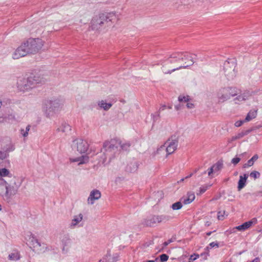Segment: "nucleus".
Here are the masks:
<instances>
[{"label":"nucleus","mask_w":262,"mask_h":262,"mask_svg":"<svg viewBox=\"0 0 262 262\" xmlns=\"http://www.w3.org/2000/svg\"><path fill=\"white\" fill-rule=\"evenodd\" d=\"M199 169H200V167L196 168L194 170V171H193V173H196V172H197L199 171Z\"/></svg>","instance_id":"nucleus-55"},{"label":"nucleus","mask_w":262,"mask_h":262,"mask_svg":"<svg viewBox=\"0 0 262 262\" xmlns=\"http://www.w3.org/2000/svg\"><path fill=\"white\" fill-rule=\"evenodd\" d=\"M28 42L30 43V46L29 52L31 54L37 53L43 46L42 42L39 38H29Z\"/></svg>","instance_id":"nucleus-12"},{"label":"nucleus","mask_w":262,"mask_h":262,"mask_svg":"<svg viewBox=\"0 0 262 262\" xmlns=\"http://www.w3.org/2000/svg\"><path fill=\"white\" fill-rule=\"evenodd\" d=\"M186 106L188 108H192L194 106V104L192 103H187Z\"/></svg>","instance_id":"nucleus-49"},{"label":"nucleus","mask_w":262,"mask_h":262,"mask_svg":"<svg viewBox=\"0 0 262 262\" xmlns=\"http://www.w3.org/2000/svg\"><path fill=\"white\" fill-rule=\"evenodd\" d=\"M147 262H155V260H148Z\"/></svg>","instance_id":"nucleus-60"},{"label":"nucleus","mask_w":262,"mask_h":262,"mask_svg":"<svg viewBox=\"0 0 262 262\" xmlns=\"http://www.w3.org/2000/svg\"><path fill=\"white\" fill-rule=\"evenodd\" d=\"M257 116V110H252L249 111L245 118L246 121H249L255 118Z\"/></svg>","instance_id":"nucleus-24"},{"label":"nucleus","mask_w":262,"mask_h":262,"mask_svg":"<svg viewBox=\"0 0 262 262\" xmlns=\"http://www.w3.org/2000/svg\"><path fill=\"white\" fill-rule=\"evenodd\" d=\"M9 152L2 150H0V160H3L7 158L9 156Z\"/></svg>","instance_id":"nucleus-28"},{"label":"nucleus","mask_w":262,"mask_h":262,"mask_svg":"<svg viewBox=\"0 0 262 262\" xmlns=\"http://www.w3.org/2000/svg\"><path fill=\"white\" fill-rule=\"evenodd\" d=\"M223 161L222 160H219L216 163L212 165L214 172L219 171L223 168Z\"/></svg>","instance_id":"nucleus-25"},{"label":"nucleus","mask_w":262,"mask_h":262,"mask_svg":"<svg viewBox=\"0 0 262 262\" xmlns=\"http://www.w3.org/2000/svg\"><path fill=\"white\" fill-rule=\"evenodd\" d=\"M257 223V220L255 218H253L250 221L246 222L243 224L236 226L235 228L239 231H245L250 228L252 226L256 224Z\"/></svg>","instance_id":"nucleus-15"},{"label":"nucleus","mask_w":262,"mask_h":262,"mask_svg":"<svg viewBox=\"0 0 262 262\" xmlns=\"http://www.w3.org/2000/svg\"><path fill=\"white\" fill-rule=\"evenodd\" d=\"M62 243L63 245V248H68L71 245V239L69 238L68 235H64L61 239Z\"/></svg>","instance_id":"nucleus-22"},{"label":"nucleus","mask_w":262,"mask_h":262,"mask_svg":"<svg viewBox=\"0 0 262 262\" xmlns=\"http://www.w3.org/2000/svg\"><path fill=\"white\" fill-rule=\"evenodd\" d=\"M58 132L68 133L71 130V126L66 122L62 123L61 126L57 128Z\"/></svg>","instance_id":"nucleus-18"},{"label":"nucleus","mask_w":262,"mask_h":262,"mask_svg":"<svg viewBox=\"0 0 262 262\" xmlns=\"http://www.w3.org/2000/svg\"><path fill=\"white\" fill-rule=\"evenodd\" d=\"M176 108L178 110H179V107L178 106H176Z\"/></svg>","instance_id":"nucleus-61"},{"label":"nucleus","mask_w":262,"mask_h":262,"mask_svg":"<svg viewBox=\"0 0 262 262\" xmlns=\"http://www.w3.org/2000/svg\"><path fill=\"white\" fill-rule=\"evenodd\" d=\"M178 138L176 136H172L164 144L166 145L167 156L172 154L177 149L178 144Z\"/></svg>","instance_id":"nucleus-10"},{"label":"nucleus","mask_w":262,"mask_h":262,"mask_svg":"<svg viewBox=\"0 0 262 262\" xmlns=\"http://www.w3.org/2000/svg\"><path fill=\"white\" fill-rule=\"evenodd\" d=\"M0 194L6 199L14 196L21 184V180L6 168L0 169Z\"/></svg>","instance_id":"nucleus-1"},{"label":"nucleus","mask_w":262,"mask_h":262,"mask_svg":"<svg viewBox=\"0 0 262 262\" xmlns=\"http://www.w3.org/2000/svg\"><path fill=\"white\" fill-rule=\"evenodd\" d=\"M30 127H31V126L30 125H28L26 127V128L25 130V133H23V136L24 137H27L28 136V132L30 130Z\"/></svg>","instance_id":"nucleus-43"},{"label":"nucleus","mask_w":262,"mask_h":262,"mask_svg":"<svg viewBox=\"0 0 262 262\" xmlns=\"http://www.w3.org/2000/svg\"><path fill=\"white\" fill-rule=\"evenodd\" d=\"M29 42V39L23 42L20 46H19L13 54V58L14 59H19L22 57H24L28 54H31L29 52V49L30 48V43Z\"/></svg>","instance_id":"nucleus-7"},{"label":"nucleus","mask_w":262,"mask_h":262,"mask_svg":"<svg viewBox=\"0 0 262 262\" xmlns=\"http://www.w3.org/2000/svg\"><path fill=\"white\" fill-rule=\"evenodd\" d=\"M184 179H185V178H183L182 179H181L180 181H183L184 180Z\"/></svg>","instance_id":"nucleus-62"},{"label":"nucleus","mask_w":262,"mask_h":262,"mask_svg":"<svg viewBox=\"0 0 262 262\" xmlns=\"http://www.w3.org/2000/svg\"><path fill=\"white\" fill-rule=\"evenodd\" d=\"M45 105L46 106V113L48 117L52 116L56 112L58 111L60 107L59 100L57 99L47 100Z\"/></svg>","instance_id":"nucleus-8"},{"label":"nucleus","mask_w":262,"mask_h":262,"mask_svg":"<svg viewBox=\"0 0 262 262\" xmlns=\"http://www.w3.org/2000/svg\"><path fill=\"white\" fill-rule=\"evenodd\" d=\"M9 259L11 260H17L19 259V256L17 253H11L9 255Z\"/></svg>","instance_id":"nucleus-34"},{"label":"nucleus","mask_w":262,"mask_h":262,"mask_svg":"<svg viewBox=\"0 0 262 262\" xmlns=\"http://www.w3.org/2000/svg\"><path fill=\"white\" fill-rule=\"evenodd\" d=\"M212 233V232H211V231H210V232H207V233H206V235H207V236H210V235L211 234V233Z\"/></svg>","instance_id":"nucleus-57"},{"label":"nucleus","mask_w":262,"mask_h":262,"mask_svg":"<svg viewBox=\"0 0 262 262\" xmlns=\"http://www.w3.org/2000/svg\"><path fill=\"white\" fill-rule=\"evenodd\" d=\"M213 172H214V171L212 166L208 169V174L209 176H211Z\"/></svg>","instance_id":"nucleus-46"},{"label":"nucleus","mask_w":262,"mask_h":262,"mask_svg":"<svg viewBox=\"0 0 262 262\" xmlns=\"http://www.w3.org/2000/svg\"><path fill=\"white\" fill-rule=\"evenodd\" d=\"M236 63L233 59H228L224 64V71L225 76L228 80L235 76V68Z\"/></svg>","instance_id":"nucleus-6"},{"label":"nucleus","mask_w":262,"mask_h":262,"mask_svg":"<svg viewBox=\"0 0 262 262\" xmlns=\"http://www.w3.org/2000/svg\"><path fill=\"white\" fill-rule=\"evenodd\" d=\"M138 169V165L136 162H131L126 167V170L129 172H134Z\"/></svg>","instance_id":"nucleus-23"},{"label":"nucleus","mask_w":262,"mask_h":262,"mask_svg":"<svg viewBox=\"0 0 262 262\" xmlns=\"http://www.w3.org/2000/svg\"><path fill=\"white\" fill-rule=\"evenodd\" d=\"M199 257V255L198 254H193V255H191L189 258V261L190 260H195V259H196L198 258Z\"/></svg>","instance_id":"nucleus-45"},{"label":"nucleus","mask_w":262,"mask_h":262,"mask_svg":"<svg viewBox=\"0 0 262 262\" xmlns=\"http://www.w3.org/2000/svg\"><path fill=\"white\" fill-rule=\"evenodd\" d=\"M116 19V14L114 12L100 13L92 18L90 27L93 30L101 31L111 27Z\"/></svg>","instance_id":"nucleus-2"},{"label":"nucleus","mask_w":262,"mask_h":262,"mask_svg":"<svg viewBox=\"0 0 262 262\" xmlns=\"http://www.w3.org/2000/svg\"><path fill=\"white\" fill-rule=\"evenodd\" d=\"M241 160V158L239 157H235L232 159L231 163L235 165L240 162Z\"/></svg>","instance_id":"nucleus-37"},{"label":"nucleus","mask_w":262,"mask_h":262,"mask_svg":"<svg viewBox=\"0 0 262 262\" xmlns=\"http://www.w3.org/2000/svg\"><path fill=\"white\" fill-rule=\"evenodd\" d=\"M250 177L254 179H257L260 177V173L257 171H253L250 173Z\"/></svg>","instance_id":"nucleus-32"},{"label":"nucleus","mask_w":262,"mask_h":262,"mask_svg":"<svg viewBox=\"0 0 262 262\" xmlns=\"http://www.w3.org/2000/svg\"><path fill=\"white\" fill-rule=\"evenodd\" d=\"M89 146L87 141L81 139H77L74 140L72 144L73 148H76L80 154L85 152L89 148Z\"/></svg>","instance_id":"nucleus-11"},{"label":"nucleus","mask_w":262,"mask_h":262,"mask_svg":"<svg viewBox=\"0 0 262 262\" xmlns=\"http://www.w3.org/2000/svg\"><path fill=\"white\" fill-rule=\"evenodd\" d=\"M0 148L2 150L7 152L13 151L15 150V146L8 137H5L0 140Z\"/></svg>","instance_id":"nucleus-13"},{"label":"nucleus","mask_w":262,"mask_h":262,"mask_svg":"<svg viewBox=\"0 0 262 262\" xmlns=\"http://www.w3.org/2000/svg\"><path fill=\"white\" fill-rule=\"evenodd\" d=\"M248 177V174L246 173L244 174L243 176H240L237 186V189L238 191H240L245 186Z\"/></svg>","instance_id":"nucleus-17"},{"label":"nucleus","mask_w":262,"mask_h":262,"mask_svg":"<svg viewBox=\"0 0 262 262\" xmlns=\"http://www.w3.org/2000/svg\"><path fill=\"white\" fill-rule=\"evenodd\" d=\"M252 130H253L252 128H250V129L245 130H242L241 132L238 133L236 135L237 136L238 139H239L243 138V137H244L245 136L248 135Z\"/></svg>","instance_id":"nucleus-27"},{"label":"nucleus","mask_w":262,"mask_h":262,"mask_svg":"<svg viewBox=\"0 0 262 262\" xmlns=\"http://www.w3.org/2000/svg\"><path fill=\"white\" fill-rule=\"evenodd\" d=\"M34 247H36L37 246L40 247L41 246L40 243L37 240L35 239L33 242Z\"/></svg>","instance_id":"nucleus-48"},{"label":"nucleus","mask_w":262,"mask_h":262,"mask_svg":"<svg viewBox=\"0 0 262 262\" xmlns=\"http://www.w3.org/2000/svg\"><path fill=\"white\" fill-rule=\"evenodd\" d=\"M180 200H181L182 203H183L184 204H190V203H191V201L187 197L186 198L183 197Z\"/></svg>","instance_id":"nucleus-36"},{"label":"nucleus","mask_w":262,"mask_h":262,"mask_svg":"<svg viewBox=\"0 0 262 262\" xmlns=\"http://www.w3.org/2000/svg\"><path fill=\"white\" fill-rule=\"evenodd\" d=\"M239 94V90L235 87H226L220 89L217 93L219 103H223L231 97Z\"/></svg>","instance_id":"nucleus-5"},{"label":"nucleus","mask_w":262,"mask_h":262,"mask_svg":"<svg viewBox=\"0 0 262 262\" xmlns=\"http://www.w3.org/2000/svg\"><path fill=\"white\" fill-rule=\"evenodd\" d=\"M206 173V171H205L204 172H203V174H205Z\"/></svg>","instance_id":"nucleus-63"},{"label":"nucleus","mask_w":262,"mask_h":262,"mask_svg":"<svg viewBox=\"0 0 262 262\" xmlns=\"http://www.w3.org/2000/svg\"><path fill=\"white\" fill-rule=\"evenodd\" d=\"M12 118L13 119H15L14 118V116L12 115H9L8 117H3V116H1L0 117V123H4L5 122H6L7 121V120L8 118Z\"/></svg>","instance_id":"nucleus-33"},{"label":"nucleus","mask_w":262,"mask_h":262,"mask_svg":"<svg viewBox=\"0 0 262 262\" xmlns=\"http://www.w3.org/2000/svg\"><path fill=\"white\" fill-rule=\"evenodd\" d=\"M130 144L129 143H126L121 145V147L122 149L127 150L130 147Z\"/></svg>","instance_id":"nucleus-40"},{"label":"nucleus","mask_w":262,"mask_h":262,"mask_svg":"<svg viewBox=\"0 0 262 262\" xmlns=\"http://www.w3.org/2000/svg\"><path fill=\"white\" fill-rule=\"evenodd\" d=\"M151 116L153 118L154 122H156V121L158 119V118H160L159 111L158 112H157L155 114H151Z\"/></svg>","instance_id":"nucleus-39"},{"label":"nucleus","mask_w":262,"mask_h":262,"mask_svg":"<svg viewBox=\"0 0 262 262\" xmlns=\"http://www.w3.org/2000/svg\"><path fill=\"white\" fill-rule=\"evenodd\" d=\"M246 96L244 95H237V96L234 99V101H235V103H237V101H242L246 100Z\"/></svg>","instance_id":"nucleus-31"},{"label":"nucleus","mask_w":262,"mask_h":262,"mask_svg":"<svg viewBox=\"0 0 262 262\" xmlns=\"http://www.w3.org/2000/svg\"><path fill=\"white\" fill-rule=\"evenodd\" d=\"M258 258H256L255 259H254L253 261H252L251 262H258Z\"/></svg>","instance_id":"nucleus-56"},{"label":"nucleus","mask_w":262,"mask_h":262,"mask_svg":"<svg viewBox=\"0 0 262 262\" xmlns=\"http://www.w3.org/2000/svg\"><path fill=\"white\" fill-rule=\"evenodd\" d=\"M224 214H221V215H219L217 216V219L219 220H223L224 219Z\"/></svg>","instance_id":"nucleus-50"},{"label":"nucleus","mask_w":262,"mask_h":262,"mask_svg":"<svg viewBox=\"0 0 262 262\" xmlns=\"http://www.w3.org/2000/svg\"><path fill=\"white\" fill-rule=\"evenodd\" d=\"M120 145V142L116 139H112L110 141H105L103 147L106 151H111L117 149Z\"/></svg>","instance_id":"nucleus-14"},{"label":"nucleus","mask_w":262,"mask_h":262,"mask_svg":"<svg viewBox=\"0 0 262 262\" xmlns=\"http://www.w3.org/2000/svg\"><path fill=\"white\" fill-rule=\"evenodd\" d=\"M168 220V216L164 214H150V215L145 221V223L147 226H153L157 223H159L162 222H166Z\"/></svg>","instance_id":"nucleus-9"},{"label":"nucleus","mask_w":262,"mask_h":262,"mask_svg":"<svg viewBox=\"0 0 262 262\" xmlns=\"http://www.w3.org/2000/svg\"><path fill=\"white\" fill-rule=\"evenodd\" d=\"M71 160L73 162H79L78 164H82L89 161V157L87 156H82L80 157L71 159Z\"/></svg>","instance_id":"nucleus-19"},{"label":"nucleus","mask_w":262,"mask_h":262,"mask_svg":"<svg viewBox=\"0 0 262 262\" xmlns=\"http://www.w3.org/2000/svg\"><path fill=\"white\" fill-rule=\"evenodd\" d=\"M211 222L207 221L205 223V225L206 226L208 227L211 225Z\"/></svg>","instance_id":"nucleus-52"},{"label":"nucleus","mask_w":262,"mask_h":262,"mask_svg":"<svg viewBox=\"0 0 262 262\" xmlns=\"http://www.w3.org/2000/svg\"><path fill=\"white\" fill-rule=\"evenodd\" d=\"M237 139H238V138H237V136H236V135H235V136H233V137H232V141H234V140H237Z\"/></svg>","instance_id":"nucleus-53"},{"label":"nucleus","mask_w":262,"mask_h":262,"mask_svg":"<svg viewBox=\"0 0 262 262\" xmlns=\"http://www.w3.org/2000/svg\"><path fill=\"white\" fill-rule=\"evenodd\" d=\"M207 186H202L200 188V192L198 193H197V194H202L203 193H204L207 189Z\"/></svg>","instance_id":"nucleus-41"},{"label":"nucleus","mask_w":262,"mask_h":262,"mask_svg":"<svg viewBox=\"0 0 262 262\" xmlns=\"http://www.w3.org/2000/svg\"><path fill=\"white\" fill-rule=\"evenodd\" d=\"M42 77L38 75H31L27 78H23L17 82V88L20 91H29L35 88L38 84L45 82Z\"/></svg>","instance_id":"nucleus-3"},{"label":"nucleus","mask_w":262,"mask_h":262,"mask_svg":"<svg viewBox=\"0 0 262 262\" xmlns=\"http://www.w3.org/2000/svg\"><path fill=\"white\" fill-rule=\"evenodd\" d=\"M168 256L165 254H163L160 255V260L161 262H164L168 260Z\"/></svg>","instance_id":"nucleus-38"},{"label":"nucleus","mask_w":262,"mask_h":262,"mask_svg":"<svg viewBox=\"0 0 262 262\" xmlns=\"http://www.w3.org/2000/svg\"><path fill=\"white\" fill-rule=\"evenodd\" d=\"M209 247H210V248H214V247L218 248L219 244L217 242H212V243H210Z\"/></svg>","instance_id":"nucleus-44"},{"label":"nucleus","mask_w":262,"mask_h":262,"mask_svg":"<svg viewBox=\"0 0 262 262\" xmlns=\"http://www.w3.org/2000/svg\"><path fill=\"white\" fill-rule=\"evenodd\" d=\"M258 158V156L257 154L254 155L250 160H249L246 163L243 165V167L246 168L248 167H250L254 164L255 161H256Z\"/></svg>","instance_id":"nucleus-21"},{"label":"nucleus","mask_w":262,"mask_h":262,"mask_svg":"<svg viewBox=\"0 0 262 262\" xmlns=\"http://www.w3.org/2000/svg\"><path fill=\"white\" fill-rule=\"evenodd\" d=\"M101 197V192L97 189L93 190L88 199V204H93L95 200H98Z\"/></svg>","instance_id":"nucleus-16"},{"label":"nucleus","mask_w":262,"mask_h":262,"mask_svg":"<svg viewBox=\"0 0 262 262\" xmlns=\"http://www.w3.org/2000/svg\"><path fill=\"white\" fill-rule=\"evenodd\" d=\"M98 105L105 111L108 110L112 106V104L111 103H106L104 100H101L99 102Z\"/></svg>","instance_id":"nucleus-26"},{"label":"nucleus","mask_w":262,"mask_h":262,"mask_svg":"<svg viewBox=\"0 0 262 262\" xmlns=\"http://www.w3.org/2000/svg\"><path fill=\"white\" fill-rule=\"evenodd\" d=\"M166 107V105H162L160 108H159V112L160 111H162L163 110H164Z\"/></svg>","instance_id":"nucleus-51"},{"label":"nucleus","mask_w":262,"mask_h":262,"mask_svg":"<svg viewBox=\"0 0 262 262\" xmlns=\"http://www.w3.org/2000/svg\"><path fill=\"white\" fill-rule=\"evenodd\" d=\"M173 242V240L172 238H170V239H168L167 241L163 243V245L164 247H166V246H168L170 243H171Z\"/></svg>","instance_id":"nucleus-47"},{"label":"nucleus","mask_w":262,"mask_h":262,"mask_svg":"<svg viewBox=\"0 0 262 262\" xmlns=\"http://www.w3.org/2000/svg\"><path fill=\"white\" fill-rule=\"evenodd\" d=\"M82 219H83V216L82 215V214H79V215H75L72 221V222L71 224V227H75L80 222H81L82 221Z\"/></svg>","instance_id":"nucleus-20"},{"label":"nucleus","mask_w":262,"mask_h":262,"mask_svg":"<svg viewBox=\"0 0 262 262\" xmlns=\"http://www.w3.org/2000/svg\"><path fill=\"white\" fill-rule=\"evenodd\" d=\"M186 0H183V2H182V3H183L184 5H185L186 3L185 2Z\"/></svg>","instance_id":"nucleus-59"},{"label":"nucleus","mask_w":262,"mask_h":262,"mask_svg":"<svg viewBox=\"0 0 262 262\" xmlns=\"http://www.w3.org/2000/svg\"><path fill=\"white\" fill-rule=\"evenodd\" d=\"M190 100L189 96H183V95H180L178 97V100L180 102H188Z\"/></svg>","instance_id":"nucleus-30"},{"label":"nucleus","mask_w":262,"mask_h":262,"mask_svg":"<svg viewBox=\"0 0 262 262\" xmlns=\"http://www.w3.org/2000/svg\"><path fill=\"white\" fill-rule=\"evenodd\" d=\"M193 174V173H191L189 175L186 176L185 179H188V178H189L190 177H191L192 176V175Z\"/></svg>","instance_id":"nucleus-54"},{"label":"nucleus","mask_w":262,"mask_h":262,"mask_svg":"<svg viewBox=\"0 0 262 262\" xmlns=\"http://www.w3.org/2000/svg\"><path fill=\"white\" fill-rule=\"evenodd\" d=\"M187 198H188L192 202L195 199V195L192 192H188L187 194Z\"/></svg>","instance_id":"nucleus-35"},{"label":"nucleus","mask_w":262,"mask_h":262,"mask_svg":"<svg viewBox=\"0 0 262 262\" xmlns=\"http://www.w3.org/2000/svg\"><path fill=\"white\" fill-rule=\"evenodd\" d=\"M173 210H178L182 207L181 201H179L173 204L171 207Z\"/></svg>","instance_id":"nucleus-29"},{"label":"nucleus","mask_w":262,"mask_h":262,"mask_svg":"<svg viewBox=\"0 0 262 262\" xmlns=\"http://www.w3.org/2000/svg\"><path fill=\"white\" fill-rule=\"evenodd\" d=\"M20 132H21V134L23 135V133H25V130L24 129H21Z\"/></svg>","instance_id":"nucleus-58"},{"label":"nucleus","mask_w":262,"mask_h":262,"mask_svg":"<svg viewBox=\"0 0 262 262\" xmlns=\"http://www.w3.org/2000/svg\"><path fill=\"white\" fill-rule=\"evenodd\" d=\"M184 60H189V62L187 63L185 62L183 65L177 67V68L173 69L171 70H169L167 72H165V74H171L172 72L181 69L182 68H186L190 66H192L194 63V61L192 60V57L190 56L189 54L187 52H179L176 53L171 54L169 58L168 59V61L170 63H172L175 62H178L179 61H183Z\"/></svg>","instance_id":"nucleus-4"},{"label":"nucleus","mask_w":262,"mask_h":262,"mask_svg":"<svg viewBox=\"0 0 262 262\" xmlns=\"http://www.w3.org/2000/svg\"><path fill=\"white\" fill-rule=\"evenodd\" d=\"M245 122H246L245 121V119L244 120H239V121H237L236 122H235L234 125L236 127H239L241 126H242L243 125V124Z\"/></svg>","instance_id":"nucleus-42"}]
</instances>
